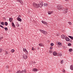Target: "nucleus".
<instances>
[{
    "label": "nucleus",
    "mask_w": 73,
    "mask_h": 73,
    "mask_svg": "<svg viewBox=\"0 0 73 73\" xmlns=\"http://www.w3.org/2000/svg\"><path fill=\"white\" fill-rule=\"evenodd\" d=\"M12 27H13V28H15V24H14V23H12Z\"/></svg>",
    "instance_id": "a211bd4d"
},
{
    "label": "nucleus",
    "mask_w": 73,
    "mask_h": 73,
    "mask_svg": "<svg viewBox=\"0 0 73 73\" xmlns=\"http://www.w3.org/2000/svg\"><path fill=\"white\" fill-rule=\"evenodd\" d=\"M21 15H19V16L18 17V18H20V17H21Z\"/></svg>",
    "instance_id": "79ce46f5"
},
{
    "label": "nucleus",
    "mask_w": 73,
    "mask_h": 73,
    "mask_svg": "<svg viewBox=\"0 0 73 73\" xmlns=\"http://www.w3.org/2000/svg\"><path fill=\"white\" fill-rule=\"evenodd\" d=\"M68 46H71L72 45V44L70 43H69L68 44Z\"/></svg>",
    "instance_id": "393cba45"
},
{
    "label": "nucleus",
    "mask_w": 73,
    "mask_h": 73,
    "mask_svg": "<svg viewBox=\"0 0 73 73\" xmlns=\"http://www.w3.org/2000/svg\"><path fill=\"white\" fill-rule=\"evenodd\" d=\"M61 38L63 39H65V38H66V36L64 35H62L61 36Z\"/></svg>",
    "instance_id": "1a4fd4ad"
},
{
    "label": "nucleus",
    "mask_w": 73,
    "mask_h": 73,
    "mask_svg": "<svg viewBox=\"0 0 73 73\" xmlns=\"http://www.w3.org/2000/svg\"><path fill=\"white\" fill-rule=\"evenodd\" d=\"M46 25H48V24L47 23H46Z\"/></svg>",
    "instance_id": "49530a36"
},
{
    "label": "nucleus",
    "mask_w": 73,
    "mask_h": 73,
    "mask_svg": "<svg viewBox=\"0 0 73 73\" xmlns=\"http://www.w3.org/2000/svg\"><path fill=\"white\" fill-rule=\"evenodd\" d=\"M66 40L67 41H69V38H68L67 37V38H66Z\"/></svg>",
    "instance_id": "6ab92c4d"
},
{
    "label": "nucleus",
    "mask_w": 73,
    "mask_h": 73,
    "mask_svg": "<svg viewBox=\"0 0 73 73\" xmlns=\"http://www.w3.org/2000/svg\"><path fill=\"white\" fill-rule=\"evenodd\" d=\"M23 51L25 52L26 54H28V52L26 48H23Z\"/></svg>",
    "instance_id": "39448f33"
},
{
    "label": "nucleus",
    "mask_w": 73,
    "mask_h": 73,
    "mask_svg": "<svg viewBox=\"0 0 73 73\" xmlns=\"http://www.w3.org/2000/svg\"><path fill=\"white\" fill-rule=\"evenodd\" d=\"M26 71H27V70L26 69H24L21 71L22 73H25V72H26Z\"/></svg>",
    "instance_id": "4468645a"
},
{
    "label": "nucleus",
    "mask_w": 73,
    "mask_h": 73,
    "mask_svg": "<svg viewBox=\"0 0 73 73\" xmlns=\"http://www.w3.org/2000/svg\"><path fill=\"white\" fill-rule=\"evenodd\" d=\"M50 45L51 46H53V45H54V44H53V43H51L50 44Z\"/></svg>",
    "instance_id": "bb28decb"
},
{
    "label": "nucleus",
    "mask_w": 73,
    "mask_h": 73,
    "mask_svg": "<svg viewBox=\"0 0 73 73\" xmlns=\"http://www.w3.org/2000/svg\"><path fill=\"white\" fill-rule=\"evenodd\" d=\"M46 34H47V33L46 32Z\"/></svg>",
    "instance_id": "8fccbe9b"
},
{
    "label": "nucleus",
    "mask_w": 73,
    "mask_h": 73,
    "mask_svg": "<svg viewBox=\"0 0 73 73\" xmlns=\"http://www.w3.org/2000/svg\"><path fill=\"white\" fill-rule=\"evenodd\" d=\"M62 71H63V73H64V72H65V70H64V69H63V70H62Z\"/></svg>",
    "instance_id": "4c0bfd02"
},
{
    "label": "nucleus",
    "mask_w": 73,
    "mask_h": 73,
    "mask_svg": "<svg viewBox=\"0 0 73 73\" xmlns=\"http://www.w3.org/2000/svg\"><path fill=\"white\" fill-rule=\"evenodd\" d=\"M63 61H64L63 60H61V64H63V63H64V62Z\"/></svg>",
    "instance_id": "2f4dec72"
},
{
    "label": "nucleus",
    "mask_w": 73,
    "mask_h": 73,
    "mask_svg": "<svg viewBox=\"0 0 73 73\" xmlns=\"http://www.w3.org/2000/svg\"><path fill=\"white\" fill-rule=\"evenodd\" d=\"M68 50L69 52H72L73 51V49H72V48H70Z\"/></svg>",
    "instance_id": "dca6fc26"
},
{
    "label": "nucleus",
    "mask_w": 73,
    "mask_h": 73,
    "mask_svg": "<svg viewBox=\"0 0 73 73\" xmlns=\"http://www.w3.org/2000/svg\"><path fill=\"white\" fill-rule=\"evenodd\" d=\"M46 7H49V5L48 3H46Z\"/></svg>",
    "instance_id": "f704fd0d"
},
{
    "label": "nucleus",
    "mask_w": 73,
    "mask_h": 73,
    "mask_svg": "<svg viewBox=\"0 0 73 73\" xmlns=\"http://www.w3.org/2000/svg\"><path fill=\"white\" fill-rule=\"evenodd\" d=\"M68 24H69L70 25H72V23H71V22H68Z\"/></svg>",
    "instance_id": "c756f323"
},
{
    "label": "nucleus",
    "mask_w": 73,
    "mask_h": 73,
    "mask_svg": "<svg viewBox=\"0 0 73 73\" xmlns=\"http://www.w3.org/2000/svg\"><path fill=\"white\" fill-rule=\"evenodd\" d=\"M1 25H4V24L3 22H1Z\"/></svg>",
    "instance_id": "473e14b6"
},
{
    "label": "nucleus",
    "mask_w": 73,
    "mask_h": 73,
    "mask_svg": "<svg viewBox=\"0 0 73 73\" xmlns=\"http://www.w3.org/2000/svg\"><path fill=\"white\" fill-rule=\"evenodd\" d=\"M46 3H44V7H46Z\"/></svg>",
    "instance_id": "c03bdc74"
},
{
    "label": "nucleus",
    "mask_w": 73,
    "mask_h": 73,
    "mask_svg": "<svg viewBox=\"0 0 73 73\" xmlns=\"http://www.w3.org/2000/svg\"><path fill=\"white\" fill-rule=\"evenodd\" d=\"M39 31H40V32H41L42 33H43V34L44 35H46V31H44L42 30H39Z\"/></svg>",
    "instance_id": "423d86ee"
},
{
    "label": "nucleus",
    "mask_w": 73,
    "mask_h": 73,
    "mask_svg": "<svg viewBox=\"0 0 73 73\" xmlns=\"http://www.w3.org/2000/svg\"><path fill=\"white\" fill-rule=\"evenodd\" d=\"M52 50H49V53H52Z\"/></svg>",
    "instance_id": "7c9ffc66"
},
{
    "label": "nucleus",
    "mask_w": 73,
    "mask_h": 73,
    "mask_svg": "<svg viewBox=\"0 0 73 73\" xmlns=\"http://www.w3.org/2000/svg\"><path fill=\"white\" fill-rule=\"evenodd\" d=\"M58 44L59 45H62L61 43H60V42H58Z\"/></svg>",
    "instance_id": "a878e982"
},
{
    "label": "nucleus",
    "mask_w": 73,
    "mask_h": 73,
    "mask_svg": "<svg viewBox=\"0 0 73 73\" xmlns=\"http://www.w3.org/2000/svg\"><path fill=\"white\" fill-rule=\"evenodd\" d=\"M6 68H8V65H7L6 66Z\"/></svg>",
    "instance_id": "a18cd8bd"
},
{
    "label": "nucleus",
    "mask_w": 73,
    "mask_h": 73,
    "mask_svg": "<svg viewBox=\"0 0 73 73\" xmlns=\"http://www.w3.org/2000/svg\"><path fill=\"white\" fill-rule=\"evenodd\" d=\"M69 37V38H71V39H72V40H73V36H68Z\"/></svg>",
    "instance_id": "aec40b11"
},
{
    "label": "nucleus",
    "mask_w": 73,
    "mask_h": 73,
    "mask_svg": "<svg viewBox=\"0 0 73 73\" xmlns=\"http://www.w3.org/2000/svg\"><path fill=\"white\" fill-rule=\"evenodd\" d=\"M9 21L10 22H12V19L11 18H10L9 19Z\"/></svg>",
    "instance_id": "412c9836"
},
{
    "label": "nucleus",
    "mask_w": 73,
    "mask_h": 73,
    "mask_svg": "<svg viewBox=\"0 0 73 73\" xmlns=\"http://www.w3.org/2000/svg\"><path fill=\"white\" fill-rule=\"evenodd\" d=\"M5 31H7L8 30V28H5Z\"/></svg>",
    "instance_id": "e433bc0d"
},
{
    "label": "nucleus",
    "mask_w": 73,
    "mask_h": 73,
    "mask_svg": "<svg viewBox=\"0 0 73 73\" xmlns=\"http://www.w3.org/2000/svg\"><path fill=\"white\" fill-rule=\"evenodd\" d=\"M5 25H8V23H7V22H5Z\"/></svg>",
    "instance_id": "cd10ccee"
},
{
    "label": "nucleus",
    "mask_w": 73,
    "mask_h": 73,
    "mask_svg": "<svg viewBox=\"0 0 73 73\" xmlns=\"http://www.w3.org/2000/svg\"><path fill=\"white\" fill-rule=\"evenodd\" d=\"M62 48H63V49H65V47L64 46H62Z\"/></svg>",
    "instance_id": "58836bf2"
},
{
    "label": "nucleus",
    "mask_w": 73,
    "mask_h": 73,
    "mask_svg": "<svg viewBox=\"0 0 73 73\" xmlns=\"http://www.w3.org/2000/svg\"><path fill=\"white\" fill-rule=\"evenodd\" d=\"M38 49H39V48H38Z\"/></svg>",
    "instance_id": "3c124183"
},
{
    "label": "nucleus",
    "mask_w": 73,
    "mask_h": 73,
    "mask_svg": "<svg viewBox=\"0 0 73 73\" xmlns=\"http://www.w3.org/2000/svg\"><path fill=\"white\" fill-rule=\"evenodd\" d=\"M53 13V11H48V15H51V14H52Z\"/></svg>",
    "instance_id": "9b49d317"
},
{
    "label": "nucleus",
    "mask_w": 73,
    "mask_h": 73,
    "mask_svg": "<svg viewBox=\"0 0 73 73\" xmlns=\"http://www.w3.org/2000/svg\"><path fill=\"white\" fill-rule=\"evenodd\" d=\"M0 27H1V28H4V27H3V26L1 25H0Z\"/></svg>",
    "instance_id": "72a5a7b5"
},
{
    "label": "nucleus",
    "mask_w": 73,
    "mask_h": 73,
    "mask_svg": "<svg viewBox=\"0 0 73 73\" xmlns=\"http://www.w3.org/2000/svg\"><path fill=\"white\" fill-rule=\"evenodd\" d=\"M52 49H53V47L52 46H51L50 48V50H52Z\"/></svg>",
    "instance_id": "c9c22d12"
},
{
    "label": "nucleus",
    "mask_w": 73,
    "mask_h": 73,
    "mask_svg": "<svg viewBox=\"0 0 73 73\" xmlns=\"http://www.w3.org/2000/svg\"><path fill=\"white\" fill-rule=\"evenodd\" d=\"M17 1H19V3H21V4H22V0H17Z\"/></svg>",
    "instance_id": "f3484780"
},
{
    "label": "nucleus",
    "mask_w": 73,
    "mask_h": 73,
    "mask_svg": "<svg viewBox=\"0 0 73 73\" xmlns=\"http://www.w3.org/2000/svg\"><path fill=\"white\" fill-rule=\"evenodd\" d=\"M34 48H33V47H32V50H34Z\"/></svg>",
    "instance_id": "a19ab883"
},
{
    "label": "nucleus",
    "mask_w": 73,
    "mask_h": 73,
    "mask_svg": "<svg viewBox=\"0 0 73 73\" xmlns=\"http://www.w3.org/2000/svg\"><path fill=\"white\" fill-rule=\"evenodd\" d=\"M16 25H17V27H19V23H17Z\"/></svg>",
    "instance_id": "c85d7f7f"
},
{
    "label": "nucleus",
    "mask_w": 73,
    "mask_h": 73,
    "mask_svg": "<svg viewBox=\"0 0 73 73\" xmlns=\"http://www.w3.org/2000/svg\"><path fill=\"white\" fill-rule=\"evenodd\" d=\"M33 5L35 8H38V7H40V8H41L42 6H43V3H42V2H41L40 3V5L39 4H38L37 3H33Z\"/></svg>",
    "instance_id": "f257e3e1"
},
{
    "label": "nucleus",
    "mask_w": 73,
    "mask_h": 73,
    "mask_svg": "<svg viewBox=\"0 0 73 73\" xmlns=\"http://www.w3.org/2000/svg\"><path fill=\"white\" fill-rule=\"evenodd\" d=\"M17 73H22V72L20 71H18L17 72Z\"/></svg>",
    "instance_id": "5701e85b"
},
{
    "label": "nucleus",
    "mask_w": 73,
    "mask_h": 73,
    "mask_svg": "<svg viewBox=\"0 0 73 73\" xmlns=\"http://www.w3.org/2000/svg\"><path fill=\"white\" fill-rule=\"evenodd\" d=\"M17 20L18 21H19L21 22V19H20V18H17Z\"/></svg>",
    "instance_id": "2eb2a0df"
},
{
    "label": "nucleus",
    "mask_w": 73,
    "mask_h": 73,
    "mask_svg": "<svg viewBox=\"0 0 73 73\" xmlns=\"http://www.w3.org/2000/svg\"><path fill=\"white\" fill-rule=\"evenodd\" d=\"M70 69L72 70H73V65H71L70 66Z\"/></svg>",
    "instance_id": "ddd939ff"
},
{
    "label": "nucleus",
    "mask_w": 73,
    "mask_h": 73,
    "mask_svg": "<svg viewBox=\"0 0 73 73\" xmlns=\"http://www.w3.org/2000/svg\"><path fill=\"white\" fill-rule=\"evenodd\" d=\"M56 7L58 10L59 11H61V10H62L64 8L62 7V6L61 5H57Z\"/></svg>",
    "instance_id": "f03ea898"
},
{
    "label": "nucleus",
    "mask_w": 73,
    "mask_h": 73,
    "mask_svg": "<svg viewBox=\"0 0 73 73\" xmlns=\"http://www.w3.org/2000/svg\"><path fill=\"white\" fill-rule=\"evenodd\" d=\"M2 49L1 48H0V53L1 52H2Z\"/></svg>",
    "instance_id": "ea45409f"
},
{
    "label": "nucleus",
    "mask_w": 73,
    "mask_h": 73,
    "mask_svg": "<svg viewBox=\"0 0 73 73\" xmlns=\"http://www.w3.org/2000/svg\"><path fill=\"white\" fill-rule=\"evenodd\" d=\"M32 71L36 72H37L38 71V70H37V69L36 68H34L33 69Z\"/></svg>",
    "instance_id": "0eeeda50"
},
{
    "label": "nucleus",
    "mask_w": 73,
    "mask_h": 73,
    "mask_svg": "<svg viewBox=\"0 0 73 73\" xmlns=\"http://www.w3.org/2000/svg\"><path fill=\"white\" fill-rule=\"evenodd\" d=\"M48 42H49V40H48Z\"/></svg>",
    "instance_id": "09e8293b"
},
{
    "label": "nucleus",
    "mask_w": 73,
    "mask_h": 73,
    "mask_svg": "<svg viewBox=\"0 0 73 73\" xmlns=\"http://www.w3.org/2000/svg\"><path fill=\"white\" fill-rule=\"evenodd\" d=\"M68 9L63 8V9H62V10H63V13L64 14L68 12Z\"/></svg>",
    "instance_id": "7ed1b4c3"
},
{
    "label": "nucleus",
    "mask_w": 73,
    "mask_h": 73,
    "mask_svg": "<svg viewBox=\"0 0 73 73\" xmlns=\"http://www.w3.org/2000/svg\"><path fill=\"white\" fill-rule=\"evenodd\" d=\"M38 45L39 46H44V44L42 43H40Z\"/></svg>",
    "instance_id": "f8f14e48"
},
{
    "label": "nucleus",
    "mask_w": 73,
    "mask_h": 73,
    "mask_svg": "<svg viewBox=\"0 0 73 73\" xmlns=\"http://www.w3.org/2000/svg\"><path fill=\"white\" fill-rule=\"evenodd\" d=\"M57 56H58L59 57H61V56H62V54L60 53H57Z\"/></svg>",
    "instance_id": "9d476101"
},
{
    "label": "nucleus",
    "mask_w": 73,
    "mask_h": 73,
    "mask_svg": "<svg viewBox=\"0 0 73 73\" xmlns=\"http://www.w3.org/2000/svg\"><path fill=\"white\" fill-rule=\"evenodd\" d=\"M27 57H28L27 56V54H23V59H27Z\"/></svg>",
    "instance_id": "20e7f679"
},
{
    "label": "nucleus",
    "mask_w": 73,
    "mask_h": 73,
    "mask_svg": "<svg viewBox=\"0 0 73 73\" xmlns=\"http://www.w3.org/2000/svg\"><path fill=\"white\" fill-rule=\"evenodd\" d=\"M41 22L42 23H43V24H46L45 22L44 21H41Z\"/></svg>",
    "instance_id": "b1692460"
},
{
    "label": "nucleus",
    "mask_w": 73,
    "mask_h": 73,
    "mask_svg": "<svg viewBox=\"0 0 73 73\" xmlns=\"http://www.w3.org/2000/svg\"><path fill=\"white\" fill-rule=\"evenodd\" d=\"M15 52V50L14 49H12L11 50V53H13Z\"/></svg>",
    "instance_id": "4be33fe9"
},
{
    "label": "nucleus",
    "mask_w": 73,
    "mask_h": 73,
    "mask_svg": "<svg viewBox=\"0 0 73 73\" xmlns=\"http://www.w3.org/2000/svg\"><path fill=\"white\" fill-rule=\"evenodd\" d=\"M6 54H8V52H7V51H6Z\"/></svg>",
    "instance_id": "37998d69"
},
{
    "label": "nucleus",
    "mask_w": 73,
    "mask_h": 73,
    "mask_svg": "<svg viewBox=\"0 0 73 73\" xmlns=\"http://www.w3.org/2000/svg\"><path fill=\"white\" fill-rule=\"evenodd\" d=\"M57 36H58V34L57 35Z\"/></svg>",
    "instance_id": "de8ad7c7"
},
{
    "label": "nucleus",
    "mask_w": 73,
    "mask_h": 73,
    "mask_svg": "<svg viewBox=\"0 0 73 73\" xmlns=\"http://www.w3.org/2000/svg\"><path fill=\"white\" fill-rule=\"evenodd\" d=\"M53 56H56V55H57V52H53Z\"/></svg>",
    "instance_id": "6e6552de"
}]
</instances>
